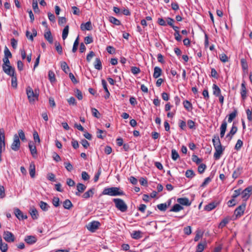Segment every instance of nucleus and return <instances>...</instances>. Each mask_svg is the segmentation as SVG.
Here are the masks:
<instances>
[{
	"instance_id": "6e6d98bb",
	"label": "nucleus",
	"mask_w": 252,
	"mask_h": 252,
	"mask_svg": "<svg viewBox=\"0 0 252 252\" xmlns=\"http://www.w3.org/2000/svg\"><path fill=\"white\" fill-rule=\"evenodd\" d=\"M205 244L199 243L197 246L196 251L195 252H202L204 249Z\"/></svg>"
},
{
	"instance_id": "4d7b16f0",
	"label": "nucleus",
	"mask_w": 252,
	"mask_h": 252,
	"mask_svg": "<svg viewBox=\"0 0 252 252\" xmlns=\"http://www.w3.org/2000/svg\"><path fill=\"white\" fill-rule=\"evenodd\" d=\"M95 56V54L93 51H90L87 55L86 60L88 62H90L92 58Z\"/></svg>"
},
{
	"instance_id": "72a5a7b5",
	"label": "nucleus",
	"mask_w": 252,
	"mask_h": 252,
	"mask_svg": "<svg viewBox=\"0 0 252 252\" xmlns=\"http://www.w3.org/2000/svg\"><path fill=\"white\" fill-rule=\"evenodd\" d=\"M183 209V207L179 204H175L170 210L171 212H178Z\"/></svg>"
},
{
	"instance_id": "dca6fc26",
	"label": "nucleus",
	"mask_w": 252,
	"mask_h": 252,
	"mask_svg": "<svg viewBox=\"0 0 252 252\" xmlns=\"http://www.w3.org/2000/svg\"><path fill=\"white\" fill-rule=\"evenodd\" d=\"M80 28L82 31H91L93 29V26L90 21H88L85 23H82L81 25Z\"/></svg>"
},
{
	"instance_id": "412c9836",
	"label": "nucleus",
	"mask_w": 252,
	"mask_h": 252,
	"mask_svg": "<svg viewBox=\"0 0 252 252\" xmlns=\"http://www.w3.org/2000/svg\"><path fill=\"white\" fill-rule=\"evenodd\" d=\"M142 233L141 231H133L131 233V237L134 239H139L142 237Z\"/></svg>"
},
{
	"instance_id": "5fc2aeb1",
	"label": "nucleus",
	"mask_w": 252,
	"mask_h": 252,
	"mask_svg": "<svg viewBox=\"0 0 252 252\" xmlns=\"http://www.w3.org/2000/svg\"><path fill=\"white\" fill-rule=\"evenodd\" d=\"M52 203L53 205L57 207H58L60 205V199L58 197H54L53 198Z\"/></svg>"
},
{
	"instance_id": "0eeeda50",
	"label": "nucleus",
	"mask_w": 252,
	"mask_h": 252,
	"mask_svg": "<svg viewBox=\"0 0 252 252\" xmlns=\"http://www.w3.org/2000/svg\"><path fill=\"white\" fill-rule=\"evenodd\" d=\"M3 239L8 243H12L15 241V237L12 233L6 231L3 233Z\"/></svg>"
},
{
	"instance_id": "0e129e2a",
	"label": "nucleus",
	"mask_w": 252,
	"mask_h": 252,
	"mask_svg": "<svg viewBox=\"0 0 252 252\" xmlns=\"http://www.w3.org/2000/svg\"><path fill=\"white\" fill-rule=\"evenodd\" d=\"M131 72L133 74H137L140 72V69L139 67L136 66H132L131 69Z\"/></svg>"
},
{
	"instance_id": "e433bc0d",
	"label": "nucleus",
	"mask_w": 252,
	"mask_h": 252,
	"mask_svg": "<svg viewBox=\"0 0 252 252\" xmlns=\"http://www.w3.org/2000/svg\"><path fill=\"white\" fill-rule=\"evenodd\" d=\"M63 207L66 209H70L72 207V204L69 199H66L63 203Z\"/></svg>"
},
{
	"instance_id": "09e8293b",
	"label": "nucleus",
	"mask_w": 252,
	"mask_h": 252,
	"mask_svg": "<svg viewBox=\"0 0 252 252\" xmlns=\"http://www.w3.org/2000/svg\"><path fill=\"white\" fill-rule=\"evenodd\" d=\"M18 137H19V139L20 138L22 141H25L26 140L25 133L23 130L20 129L18 131Z\"/></svg>"
},
{
	"instance_id": "c85d7f7f",
	"label": "nucleus",
	"mask_w": 252,
	"mask_h": 252,
	"mask_svg": "<svg viewBox=\"0 0 252 252\" xmlns=\"http://www.w3.org/2000/svg\"><path fill=\"white\" fill-rule=\"evenodd\" d=\"M213 94L216 96H219L221 94V91L220 88L216 84L213 85Z\"/></svg>"
},
{
	"instance_id": "774afa93",
	"label": "nucleus",
	"mask_w": 252,
	"mask_h": 252,
	"mask_svg": "<svg viewBox=\"0 0 252 252\" xmlns=\"http://www.w3.org/2000/svg\"><path fill=\"white\" fill-rule=\"evenodd\" d=\"M81 175H82V178L85 180V181H87L89 179H90V176L89 175H88V174L85 172V171H83L82 172V174H81Z\"/></svg>"
},
{
	"instance_id": "bf43d9fd",
	"label": "nucleus",
	"mask_w": 252,
	"mask_h": 252,
	"mask_svg": "<svg viewBox=\"0 0 252 252\" xmlns=\"http://www.w3.org/2000/svg\"><path fill=\"white\" fill-rule=\"evenodd\" d=\"M92 112L93 115L94 117L97 118H98L99 117L100 113L96 109H95L94 108H92Z\"/></svg>"
},
{
	"instance_id": "79ce46f5",
	"label": "nucleus",
	"mask_w": 252,
	"mask_h": 252,
	"mask_svg": "<svg viewBox=\"0 0 252 252\" xmlns=\"http://www.w3.org/2000/svg\"><path fill=\"white\" fill-rule=\"evenodd\" d=\"M109 20L111 23L115 25H120L121 24L120 21L114 17H110Z\"/></svg>"
},
{
	"instance_id": "4c0bfd02",
	"label": "nucleus",
	"mask_w": 252,
	"mask_h": 252,
	"mask_svg": "<svg viewBox=\"0 0 252 252\" xmlns=\"http://www.w3.org/2000/svg\"><path fill=\"white\" fill-rule=\"evenodd\" d=\"M31 215L33 220L37 219L38 217V214L37 210L35 208H33L31 210Z\"/></svg>"
},
{
	"instance_id": "c756f323",
	"label": "nucleus",
	"mask_w": 252,
	"mask_h": 252,
	"mask_svg": "<svg viewBox=\"0 0 252 252\" xmlns=\"http://www.w3.org/2000/svg\"><path fill=\"white\" fill-rule=\"evenodd\" d=\"M183 105L185 109L188 111H191L192 109L191 103L188 100H186L183 102Z\"/></svg>"
},
{
	"instance_id": "5701e85b",
	"label": "nucleus",
	"mask_w": 252,
	"mask_h": 252,
	"mask_svg": "<svg viewBox=\"0 0 252 252\" xmlns=\"http://www.w3.org/2000/svg\"><path fill=\"white\" fill-rule=\"evenodd\" d=\"M29 173L32 178H34L35 174V165L33 162H31L29 167Z\"/></svg>"
},
{
	"instance_id": "3c124183",
	"label": "nucleus",
	"mask_w": 252,
	"mask_h": 252,
	"mask_svg": "<svg viewBox=\"0 0 252 252\" xmlns=\"http://www.w3.org/2000/svg\"><path fill=\"white\" fill-rule=\"evenodd\" d=\"M206 168V166L205 164L203 163L200 164L198 167V172L201 174L203 173L204 172Z\"/></svg>"
},
{
	"instance_id": "a878e982",
	"label": "nucleus",
	"mask_w": 252,
	"mask_h": 252,
	"mask_svg": "<svg viewBox=\"0 0 252 252\" xmlns=\"http://www.w3.org/2000/svg\"><path fill=\"white\" fill-rule=\"evenodd\" d=\"M217 203L213 202H211L205 206L204 209L207 211H210L217 207Z\"/></svg>"
},
{
	"instance_id": "393cba45",
	"label": "nucleus",
	"mask_w": 252,
	"mask_h": 252,
	"mask_svg": "<svg viewBox=\"0 0 252 252\" xmlns=\"http://www.w3.org/2000/svg\"><path fill=\"white\" fill-rule=\"evenodd\" d=\"M94 67L96 69L98 70H100L102 69L101 62L99 58H96L95 59V62L94 63Z\"/></svg>"
},
{
	"instance_id": "58836bf2",
	"label": "nucleus",
	"mask_w": 252,
	"mask_h": 252,
	"mask_svg": "<svg viewBox=\"0 0 252 252\" xmlns=\"http://www.w3.org/2000/svg\"><path fill=\"white\" fill-rule=\"evenodd\" d=\"M39 206L40 208L44 211H46L49 208V206L47 203L42 201L39 202Z\"/></svg>"
},
{
	"instance_id": "4be33fe9",
	"label": "nucleus",
	"mask_w": 252,
	"mask_h": 252,
	"mask_svg": "<svg viewBox=\"0 0 252 252\" xmlns=\"http://www.w3.org/2000/svg\"><path fill=\"white\" fill-rule=\"evenodd\" d=\"M162 73L161 69L158 66H156L154 68V72L153 74V77L155 78H158Z\"/></svg>"
},
{
	"instance_id": "bb28decb",
	"label": "nucleus",
	"mask_w": 252,
	"mask_h": 252,
	"mask_svg": "<svg viewBox=\"0 0 252 252\" xmlns=\"http://www.w3.org/2000/svg\"><path fill=\"white\" fill-rule=\"evenodd\" d=\"M170 202H171V201L169 200V201L168 202V204H167L166 203L158 204L157 205V208L160 211H165L167 209L168 206H169L170 205Z\"/></svg>"
},
{
	"instance_id": "a19ab883",
	"label": "nucleus",
	"mask_w": 252,
	"mask_h": 252,
	"mask_svg": "<svg viewBox=\"0 0 252 252\" xmlns=\"http://www.w3.org/2000/svg\"><path fill=\"white\" fill-rule=\"evenodd\" d=\"M48 77L51 83L55 82L56 81V78L54 73L51 71L50 70L48 72Z\"/></svg>"
},
{
	"instance_id": "1a4fd4ad",
	"label": "nucleus",
	"mask_w": 252,
	"mask_h": 252,
	"mask_svg": "<svg viewBox=\"0 0 252 252\" xmlns=\"http://www.w3.org/2000/svg\"><path fill=\"white\" fill-rule=\"evenodd\" d=\"M240 93L242 99L243 100H245L247 97V90L246 87V83L244 81H243L241 84Z\"/></svg>"
},
{
	"instance_id": "9b49d317",
	"label": "nucleus",
	"mask_w": 252,
	"mask_h": 252,
	"mask_svg": "<svg viewBox=\"0 0 252 252\" xmlns=\"http://www.w3.org/2000/svg\"><path fill=\"white\" fill-rule=\"evenodd\" d=\"M5 135L4 131L3 129H0V148L5 150Z\"/></svg>"
},
{
	"instance_id": "473e14b6",
	"label": "nucleus",
	"mask_w": 252,
	"mask_h": 252,
	"mask_svg": "<svg viewBox=\"0 0 252 252\" xmlns=\"http://www.w3.org/2000/svg\"><path fill=\"white\" fill-rule=\"evenodd\" d=\"M230 219L229 218H225L223 219L220 223L219 225V228H223L229 221Z\"/></svg>"
},
{
	"instance_id": "f8f14e48",
	"label": "nucleus",
	"mask_w": 252,
	"mask_h": 252,
	"mask_svg": "<svg viewBox=\"0 0 252 252\" xmlns=\"http://www.w3.org/2000/svg\"><path fill=\"white\" fill-rule=\"evenodd\" d=\"M237 131V127L233 125L230 131L226 135L225 138L228 139V140L230 141L232 138L233 136L236 133Z\"/></svg>"
},
{
	"instance_id": "864d4df0",
	"label": "nucleus",
	"mask_w": 252,
	"mask_h": 252,
	"mask_svg": "<svg viewBox=\"0 0 252 252\" xmlns=\"http://www.w3.org/2000/svg\"><path fill=\"white\" fill-rule=\"evenodd\" d=\"M243 142L241 140H240V139L238 140L237 141V143L235 145V149L236 150H239V149H241V148L243 146Z\"/></svg>"
},
{
	"instance_id": "423d86ee",
	"label": "nucleus",
	"mask_w": 252,
	"mask_h": 252,
	"mask_svg": "<svg viewBox=\"0 0 252 252\" xmlns=\"http://www.w3.org/2000/svg\"><path fill=\"white\" fill-rule=\"evenodd\" d=\"M100 223L97 221H93L90 222L87 226V229L92 232H94L98 229Z\"/></svg>"
},
{
	"instance_id": "39448f33",
	"label": "nucleus",
	"mask_w": 252,
	"mask_h": 252,
	"mask_svg": "<svg viewBox=\"0 0 252 252\" xmlns=\"http://www.w3.org/2000/svg\"><path fill=\"white\" fill-rule=\"evenodd\" d=\"M20 147V141L17 134L14 135L13 141L11 145V148L14 151H17Z\"/></svg>"
},
{
	"instance_id": "a211bd4d",
	"label": "nucleus",
	"mask_w": 252,
	"mask_h": 252,
	"mask_svg": "<svg viewBox=\"0 0 252 252\" xmlns=\"http://www.w3.org/2000/svg\"><path fill=\"white\" fill-rule=\"evenodd\" d=\"M25 241L28 244L32 245L36 242V238L34 236H27L25 237Z\"/></svg>"
},
{
	"instance_id": "052dcab7",
	"label": "nucleus",
	"mask_w": 252,
	"mask_h": 252,
	"mask_svg": "<svg viewBox=\"0 0 252 252\" xmlns=\"http://www.w3.org/2000/svg\"><path fill=\"white\" fill-rule=\"evenodd\" d=\"M236 112H233L230 113L228 116V122L229 123H231L232 120L236 117Z\"/></svg>"
},
{
	"instance_id": "f257e3e1",
	"label": "nucleus",
	"mask_w": 252,
	"mask_h": 252,
	"mask_svg": "<svg viewBox=\"0 0 252 252\" xmlns=\"http://www.w3.org/2000/svg\"><path fill=\"white\" fill-rule=\"evenodd\" d=\"M103 195H107L112 196H120L124 195V192L118 187L105 188L102 192Z\"/></svg>"
},
{
	"instance_id": "c9c22d12",
	"label": "nucleus",
	"mask_w": 252,
	"mask_h": 252,
	"mask_svg": "<svg viewBox=\"0 0 252 252\" xmlns=\"http://www.w3.org/2000/svg\"><path fill=\"white\" fill-rule=\"evenodd\" d=\"M8 249L7 244L3 243L1 238H0V250L2 252H6Z\"/></svg>"
},
{
	"instance_id": "4468645a",
	"label": "nucleus",
	"mask_w": 252,
	"mask_h": 252,
	"mask_svg": "<svg viewBox=\"0 0 252 252\" xmlns=\"http://www.w3.org/2000/svg\"><path fill=\"white\" fill-rule=\"evenodd\" d=\"M14 214L17 219L19 220H23L27 218V216L26 215H24L18 208H15L14 209Z\"/></svg>"
},
{
	"instance_id": "6e6552de",
	"label": "nucleus",
	"mask_w": 252,
	"mask_h": 252,
	"mask_svg": "<svg viewBox=\"0 0 252 252\" xmlns=\"http://www.w3.org/2000/svg\"><path fill=\"white\" fill-rule=\"evenodd\" d=\"M252 192V187H248V188H246L244 190H243L241 193L242 195V198L243 199V200L245 201L247 200L251 196Z\"/></svg>"
},
{
	"instance_id": "b1692460",
	"label": "nucleus",
	"mask_w": 252,
	"mask_h": 252,
	"mask_svg": "<svg viewBox=\"0 0 252 252\" xmlns=\"http://www.w3.org/2000/svg\"><path fill=\"white\" fill-rule=\"evenodd\" d=\"M45 38L50 43H52L53 42V38L50 31H48L44 33Z\"/></svg>"
},
{
	"instance_id": "ea45409f",
	"label": "nucleus",
	"mask_w": 252,
	"mask_h": 252,
	"mask_svg": "<svg viewBox=\"0 0 252 252\" xmlns=\"http://www.w3.org/2000/svg\"><path fill=\"white\" fill-rule=\"evenodd\" d=\"M69 31L68 26H66L63 31L62 38L63 40H65L68 35Z\"/></svg>"
},
{
	"instance_id": "13d9d810",
	"label": "nucleus",
	"mask_w": 252,
	"mask_h": 252,
	"mask_svg": "<svg viewBox=\"0 0 252 252\" xmlns=\"http://www.w3.org/2000/svg\"><path fill=\"white\" fill-rule=\"evenodd\" d=\"M4 58H11L12 57V54L9 49L7 48V47H5L4 51Z\"/></svg>"
},
{
	"instance_id": "f03ea898",
	"label": "nucleus",
	"mask_w": 252,
	"mask_h": 252,
	"mask_svg": "<svg viewBox=\"0 0 252 252\" xmlns=\"http://www.w3.org/2000/svg\"><path fill=\"white\" fill-rule=\"evenodd\" d=\"M115 207L122 212H125L127 209V206L123 200L120 198H114Z\"/></svg>"
},
{
	"instance_id": "f704fd0d",
	"label": "nucleus",
	"mask_w": 252,
	"mask_h": 252,
	"mask_svg": "<svg viewBox=\"0 0 252 252\" xmlns=\"http://www.w3.org/2000/svg\"><path fill=\"white\" fill-rule=\"evenodd\" d=\"M61 67L62 69L65 73H67L69 70V67L65 62H62L61 63Z\"/></svg>"
},
{
	"instance_id": "c03bdc74",
	"label": "nucleus",
	"mask_w": 252,
	"mask_h": 252,
	"mask_svg": "<svg viewBox=\"0 0 252 252\" xmlns=\"http://www.w3.org/2000/svg\"><path fill=\"white\" fill-rule=\"evenodd\" d=\"M185 175L186 177L192 178L194 176L195 174L192 170H188L186 171Z\"/></svg>"
},
{
	"instance_id": "2eb2a0df",
	"label": "nucleus",
	"mask_w": 252,
	"mask_h": 252,
	"mask_svg": "<svg viewBox=\"0 0 252 252\" xmlns=\"http://www.w3.org/2000/svg\"><path fill=\"white\" fill-rule=\"evenodd\" d=\"M29 147L32 157L34 158H36L37 157V150L36 146L34 145V144L32 142H30L29 143Z\"/></svg>"
},
{
	"instance_id": "37998d69",
	"label": "nucleus",
	"mask_w": 252,
	"mask_h": 252,
	"mask_svg": "<svg viewBox=\"0 0 252 252\" xmlns=\"http://www.w3.org/2000/svg\"><path fill=\"white\" fill-rule=\"evenodd\" d=\"M171 153V157L173 160H176L179 158V155L178 153L175 149L172 150Z\"/></svg>"
},
{
	"instance_id": "ddd939ff",
	"label": "nucleus",
	"mask_w": 252,
	"mask_h": 252,
	"mask_svg": "<svg viewBox=\"0 0 252 252\" xmlns=\"http://www.w3.org/2000/svg\"><path fill=\"white\" fill-rule=\"evenodd\" d=\"M215 152L214 155V158L216 160L219 159L220 158L221 155L222 154L224 149L222 147H216L215 148Z\"/></svg>"
},
{
	"instance_id": "aec40b11",
	"label": "nucleus",
	"mask_w": 252,
	"mask_h": 252,
	"mask_svg": "<svg viewBox=\"0 0 252 252\" xmlns=\"http://www.w3.org/2000/svg\"><path fill=\"white\" fill-rule=\"evenodd\" d=\"M177 202L183 205L186 206H189L191 204V203L189 202V200L187 198H179L177 199Z\"/></svg>"
},
{
	"instance_id": "7ed1b4c3",
	"label": "nucleus",
	"mask_w": 252,
	"mask_h": 252,
	"mask_svg": "<svg viewBox=\"0 0 252 252\" xmlns=\"http://www.w3.org/2000/svg\"><path fill=\"white\" fill-rule=\"evenodd\" d=\"M26 93L30 102H33L38 99V94L36 90L34 92L31 87L27 88Z\"/></svg>"
},
{
	"instance_id": "9d476101",
	"label": "nucleus",
	"mask_w": 252,
	"mask_h": 252,
	"mask_svg": "<svg viewBox=\"0 0 252 252\" xmlns=\"http://www.w3.org/2000/svg\"><path fill=\"white\" fill-rule=\"evenodd\" d=\"M3 71L7 75L12 76L14 75V69L11 65H2Z\"/></svg>"
},
{
	"instance_id": "f3484780",
	"label": "nucleus",
	"mask_w": 252,
	"mask_h": 252,
	"mask_svg": "<svg viewBox=\"0 0 252 252\" xmlns=\"http://www.w3.org/2000/svg\"><path fill=\"white\" fill-rule=\"evenodd\" d=\"M76 187L78 191L75 192V194L77 196H80V193L83 192L86 189V187L81 183L77 184Z\"/></svg>"
},
{
	"instance_id": "cd10ccee",
	"label": "nucleus",
	"mask_w": 252,
	"mask_h": 252,
	"mask_svg": "<svg viewBox=\"0 0 252 252\" xmlns=\"http://www.w3.org/2000/svg\"><path fill=\"white\" fill-rule=\"evenodd\" d=\"M212 142L215 148L217 147L219 148L222 147L219 136L215 137L212 139Z\"/></svg>"
},
{
	"instance_id": "de8ad7c7",
	"label": "nucleus",
	"mask_w": 252,
	"mask_h": 252,
	"mask_svg": "<svg viewBox=\"0 0 252 252\" xmlns=\"http://www.w3.org/2000/svg\"><path fill=\"white\" fill-rule=\"evenodd\" d=\"M78 44H79V36H78L77 37V38L75 39V40L74 42L72 50V51L73 53H75L76 52V51L77 50V47L78 46Z\"/></svg>"
},
{
	"instance_id": "8fccbe9b",
	"label": "nucleus",
	"mask_w": 252,
	"mask_h": 252,
	"mask_svg": "<svg viewBox=\"0 0 252 252\" xmlns=\"http://www.w3.org/2000/svg\"><path fill=\"white\" fill-rule=\"evenodd\" d=\"M32 6L34 12H38L39 11L38 7L37 1L36 0H33Z\"/></svg>"
},
{
	"instance_id": "7c9ffc66",
	"label": "nucleus",
	"mask_w": 252,
	"mask_h": 252,
	"mask_svg": "<svg viewBox=\"0 0 252 252\" xmlns=\"http://www.w3.org/2000/svg\"><path fill=\"white\" fill-rule=\"evenodd\" d=\"M94 193V189H89L87 191L85 192L83 194L82 197L83 198H86V199L89 198L90 197L93 196Z\"/></svg>"
},
{
	"instance_id": "338daca9",
	"label": "nucleus",
	"mask_w": 252,
	"mask_h": 252,
	"mask_svg": "<svg viewBox=\"0 0 252 252\" xmlns=\"http://www.w3.org/2000/svg\"><path fill=\"white\" fill-rule=\"evenodd\" d=\"M84 41L86 44H88L92 43L93 39L92 36H88L85 37Z\"/></svg>"
},
{
	"instance_id": "2f4dec72",
	"label": "nucleus",
	"mask_w": 252,
	"mask_h": 252,
	"mask_svg": "<svg viewBox=\"0 0 252 252\" xmlns=\"http://www.w3.org/2000/svg\"><path fill=\"white\" fill-rule=\"evenodd\" d=\"M102 85L103 86V87L105 90V92H106V94L105 96V98L106 99L108 98L109 97L110 93L108 91V89L107 87V83L104 80H102Z\"/></svg>"
},
{
	"instance_id": "6ab92c4d",
	"label": "nucleus",
	"mask_w": 252,
	"mask_h": 252,
	"mask_svg": "<svg viewBox=\"0 0 252 252\" xmlns=\"http://www.w3.org/2000/svg\"><path fill=\"white\" fill-rule=\"evenodd\" d=\"M226 127H227V123L225 121H223L222 122V123L220 126V136L221 138H222L224 137L225 132L226 130Z\"/></svg>"
},
{
	"instance_id": "680f3d73",
	"label": "nucleus",
	"mask_w": 252,
	"mask_h": 252,
	"mask_svg": "<svg viewBox=\"0 0 252 252\" xmlns=\"http://www.w3.org/2000/svg\"><path fill=\"white\" fill-rule=\"evenodd\" d=\"M5 196V189L3 186H0V198H3Z\"/></svg>"
},
{
	"instance_id": "20e7f679",
	"label": "nucleus",
	"mask_w": 252,
	"mask_h": 252,
	"mask_svg": "<svg viewBox=\"0 0 252 252\" xmlns=\"http://www.w3.org/2000/svg\"><path fill=\"white\" fill-rule=\"evenodd\" d=\"M246 204L245 203H242L234 211V214L237 218L241 217L243 215L246 210Z\"/></svg>"
},
{
	"instance_id": "a18cd8bd",
	"label": "nucleus",
	"mask_w": 252,
	"mask_h": 252,
	"mask_svg": "<svg viewBox=\"0 0 252 252\" xmlns=\"http://www.w3.org/2000/svg\"><path fill=\"white\" fill-rule=\"evenodd\" d=\"M219 58L222 63H226L228 61V57L223 53L219 55Z\"/></svg>"
},
{
	"instance_id": "603ef678",
	"label": "nucleus",
	"mask_w": 252,
	"mask_h": 252,
	"mask_svg": "<svg viewBox=\"0 0 252 252\" xmlns=\"http://www.w3.org/2000/svg\"><path fill=\"white\" fill-rule=\"evenodd\" d=\"M56 49L58 53L60 55L63 53V48L59 43L56 42L55 43Z\"/></svg>"
},
{
	"instance_id": "e2e57ef3",
	"label": "nucleus",
	"mask_w": 252,
	"mask_h": 252,
	"mask_svg": "<svg viewBox=\"0 0 252 252\" xmlns=\"http://www.w3.org/2000/svg\"><path fill=\"white\" fill-rule=\"evenodd\" d=\"M192 160L196 164H199L202 161L201 159L199 158L197 156L195 155L192 156Z\"/></svg>"
},
{
	"instance_id": "49530a36",
	"label": "nucleus",
	"mask_w": 252,
	"mask_h": 252,
	"mask_svg": "<svg viewBox=\"0 0 252 252\" xmlns=\"http://www.w3.org/2000/svg\"><path fill=\"white\" fill-rule=\"evenodd\" d=\"M212 179V178L210 177L205 178L204 182L201 185L200 187L203 188L205 187L211 181Z\"/></svg>"
},
{
	"instance_id": "69168bd1",
	"label": "nucleus",
	"mask_w": 252,
	"mask_h": 252,
	"mask_svg": "<svg viewBox=\"0 0 252 252\" xmlns=\"http://www.w3.org/2000/svg\"><path fill=\"white\" fill-rule=\"evenodd\" d=\"M184 233L186 235H189L191 233V228L190 226H188L184 228Z\"/></svg>"
}]
</instances>
